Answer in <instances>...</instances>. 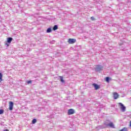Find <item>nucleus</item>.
<instances>
[{"label": "nucleus", "instance_id": "nucleus-1", "mask_svg": "<svg viewBox=\"0 0 131 131\" xmlns=\"http://www.w3.org/2000/svg\"><path fill=\"white\" fill-rule=\"evenodd\" d=\"M118 105H119L122 112H125V110L126 109V107H125V106H124V105L122 104V103L119 102Z\"/></svg>", "mask_w": 131, "mask_h": 131}, {"label": "nucleus", "instance_id": "nucleus-2", "mask_svg": "<svg viewBox=\"0 0 131 131\" xmlns=\"http://www.w3.org/2000/svg\"><path fill=\"white\" fill-rule=\"evenodd\" d=\"M68 42L70 45H73V43H75V42H76V39L74 38H69L68 39Z\"/></svg>", "mask_w": 131, "mask_h": 131}, {"label": "nucleus", "instance_id": "nucleus-3", "mask_svg": "<svg viewBox=\"0 0 131 131\" xmlns=\"http://www.w3.org/2000/svg\"><path fill=\"white\" fill-rule=\"evenodd\" d=\"M12 40H13V38L11 37L7 38V42L5 43L6 46H7V47H9V46H10L9 43L12 42Z\"/></svg>", "mask_w": 131, "mask_h": 131}, {"label": "nucleus", "instance_id": "nucleus-4", "mask_svg": "<svg viewBox=\"0 0 131 131\" xmlns=\"http://www.w3.org/2000/svg\"><path fill=\"white\" fill-rule=\"evenodd\" d=\"M75 113V111L72 108L69 109L68 112V115H72V114H74Z\"/></svg>", "mask_w": 131, "mask_h": 131}, {"label": "nucleus", "instance_id": "nucleus-5", "mask_svg": "<svg viewBox=\"0 0 131 131\" xmlns=\"http://www.w3.org/2000/svg\"><path fill=\"white\" fill-rule=\"evenodd\" d=\"M13 106H14V103L12 101L9 102V109L10 111L13 110Z\"/></svg>", "mask_w": 131, "mask_h": 131}, {"label": "nucleus", "instance_id": "nucleus-6", "mask_svg": "<svg viewBox=\"0 0 131 131\" xmlns=\"http://www.w3.org/2000/svg\"><path fill=\"white\" fill-rule=\"evenodd\" d=\"M113 96L114 99H115V100L118 99V98L119 97V95H118V93L116 92L113 93Z\"/></svg>", "mask_w": 131, "mask_h": 131}, {"label": "nucleus", "instance_id": "nucleus-7", "mask_svg": "<svg viewBox=\"0 0 131 131\" xmlns=\"http://www.w3.org/2000/svg\"><path fill=\"white\" fill-rule=\"evenodd\" d=\"M107 126H110V127H112V128H115L114 126V124L112 122H110L107 125Z\"/></svg>", "mask_w": 131, "mask_h": 131}, {"label": "nucleus", "instance_id": "nucleus-8", "mask_svg": "<svg viewBox=\"0 0 131 131\" xmlns=\"http://www.w3.org/2000/svg\"><path fill=\"white\" fill-rule=\"evenodd\" d=\"M92 85H93V86L95 88V89L96 90H99V89H100V85H99L96 83L92 84Z\"/></svg>", "mask_w": 131, "mask_h": 131}, {"label": "nucleus", "instance_id": "nucleus-9", "mask_svg": "<svg viewBox=\"0 0 131 131\" xmlns=\"http://www.w3.org/2000/svg\"><path fill=\"white\" fill-rule=\"evenodd\" d=\"M102 68H103V67H101V66L97 65L96 66V69L97 71H100V70H102Z\"/></svg>", "mask_w": 131, "mask_h": 131}, {"label": "nucleus", "instance_id": "nucleus-10", "mask_svg": "<svg viewBox=\"0 0 131 131\" xmlns=\"http://www.w3.org/2000/svg\"><path fill=\"white\" fill-rule=\"evenodd\" d=\"M59 78L60 79V81L61 82H65V80L63 79V76H59Z\"/></svg>", "mask_w": 131, "mask_h": 131}, {"label": "nucleus", "instance_id": "nucleus-11", "mask_svg": "<svg viewBox=\"0 0 131 131\" xmlns=\"http://www.w3.org/2000/svg\"><path fill=\"white\" fill-rule=\"evenodd\" d=\"M47 33H50V32H52V29L51 28H49L47 30Z\"/></svg>", "mask_w": 131, "mask_h": 131}, {"label": "nucleus", "instance_id": "nucleus-12", "mask_svg": "<svg viewBox=\"0 0 131 131\" xmlns=\"http://www.w3.org/2000/svg\"><path fill=\"white\" fill-rule=\"evenodd\" d=\"M3 81V74L2 73H0V82H2Z\"/></svg>", "mask_w": 131, "mask_h": 131}, {"label": "nucleus", "instance_id": "nucleus-13", "mask_svg": "<svg viewBox=\"0 0 131 131\" xmlns=\"http://www.w3.org/2000/svg\"><path fill=\"white\" fill-rule=\"evenodd\" d=\"M36 121H37L36 119H33L32 121V124H35V123H36Z\"/></svg>", "mask_w": 131, "mask_h": 131}, {"label": "nucleus", "instance_id": "nucleus-14", "mask_svg": "<svg viewBox=\"0 0 131 131\" xmlns=\"http://www.w3.org/2000/svg\"><path fill=\"white\" fill-rule=\"evenodd\" d=\"M53 30H57L58 29V26L55 25L53 28Z\"/></svg>", "mask_w": 131, "mask_h": 131}, {"label": "nucleus", "instance_id": "nucleus-15", "mask_svg": "<svg viewBox=\"0 0 131 131\" xmlns=\"http://www.w3.org/2000/svg\"><path fill=\"white\" fill-rule=\"evenodd\" d=\"M120 131H127V128L124 127L123 129L120 130Z\"/></svg>", "mask_w": 131, "mask_h": 131}, {"label": "nucleus", "instance_id": "nucleus-16", "mask_svg": "<svg viewBox=\"0 0 131 131\" xmlns=\"http://www.w3.org/2000/svg\"><path fill=\"white\" fill-rule=\"evenodd\" d=\"M109 79H110L109 77H106V82H109Z\"/></svg>", "mask_w": 131, "mask_h": 131}, {"label": "nucleus", "instance_id": "nucleus-17", "mask_svg": "<svg viewBox=\"0 0 131 131\" xmlns=\"http://www.w3.org/2000/svg\"><path fill=\"white\" fill-rule=\"evenodd\" d=\"M4 114V110H0V115Z\"/></svg>", "mask_w": 131, "mask_h": 131}, {"label": "nucleus", "instance_id": "nucleus-18", "mask_svg": "<svg viewBox=\"0 0 131 131\" xmlns=\"http://www.w3.org/2000/svg\"><path fill=\"white\" fill-rule=\"evenodd\" d=\"M27 83H28V84L32 83V81L31 80L28 81L27 82Z\"/></svg>", "mask_w": 131, "mask_h": 131}, {"label": "nucleus", "instance_id": "nucleus-19", "mask_svg": "<svg viewBox=\"0 0 131 131\" xmlns=\"http://www.w3.org/2000/svg\"><path fill=\"white\" fill-rule=\"evenodd\" d=\"M91 19L92 21H95V17L94 16L91 17Z\"/></svg>", "mask_w": 131, "mask_h": 131}, {"label": "nucleus", "instance_id": "nucleus-20", "mask_svg": "<svg viewBox=\"0 0 131 131\" xmlns=\"http://www.w3.org/2000/svg\"><path fill=\"white\" fill-rule=\"evenodd\" d=\"M4 131H9V130L8 129H4Z\"/></svg>", "mask_w": 131, "mask_h": 131}]
</instances>
